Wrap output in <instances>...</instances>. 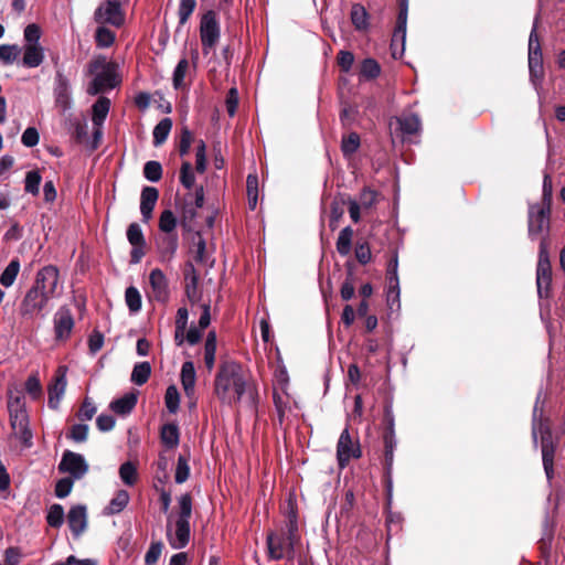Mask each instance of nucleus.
<instances>
[{
  "mask_svg": "<svg viewBox=\"0 0 565 565\" xmlns=\"http://www.w3.org/2000/svg\"><path fill=\"white\" fill-rule=\"evenodd\" d=\"M381 74V66L372 57L364 58L361 63L360 75L365 79H374Z\"/></svg>",
  "mask_w": 565,
  "mask_h": 565,
  "instance_id": "nucleus-45",
  "label": "nucleus"
},
{
  "mask_svg": "<svg viewBox=\"0 0 565 565\" xmlns=\"http://www.w3.org/2000/svg\"><path fill=\"white\" fill-rule=\"evenodd\" d=\"M399 130L404 136H411L419 131L420 119L416 114H407L401 116L398 119Z\"/></svg>",
  "mask_w": 565,
  "mask_h": 565,
  "instance_id": "nucleus-34",
  "label": "nucleus"
},
{
  "mask_svg": "<svg viewBox=\"0 0 565 565\" xmlns=\"http://www.w3.org/2000/svg\"><path fill=\"white\" fill-rule=\"evenodd\" d=\"M151 374V365L149 362H139L135 364L131 372V382L136 385H143L148 382Z\"/></svg>",
  "mask_w": 565,
  "mask_h": 565,
  "instance_id": "nucleus-39",
  "label": "nucleus"
},
{
  "mask_svg": "<svg viewBox=\"0 0 565 565\" xmlns=\"http://www.w3.org/2000/svg\"><path fill=\"white\" fill-rule=\"evenodd\" d=\"M149 282L152 289L153 298L161 303H164L169 299V286L168 280L163 271L159 268L151 270L149 275Z\"/></svg>",
  "mask_w": 565,
  "mask_h": 565,
  "instance_id": "nucleus-20",
  "label": "nucleus"
},
{
  "mask_svg": "<svg viewBox=\"0 0 565 565\" xmlns=\"http://www.w3.org/2000/svg\"><path fill=\"white\" fill-rule=\"evenodd\" d=\"M383 443H384V478L386 483V497L387 503L390 504L392 501V491H393V462H394V451L397 446V440L395 433H384L383 434Z\"/></svg>",
  "mask_w": 565,
  "mask_h": 565,
  "instance_id": "nucleus-13",
  "label": "nucleus"
},
{
  "mask_svg": "<svg viewBox=\"0 0 565 565\" xmlns=\"http://www.w3.org/2000/svg\"><path fill=\"white\" fill-rule=\"evenodd\" d=\"M127 239L130 245H146L143 232L138 223H131L127 228Z\"/></svg>",
  "mask_w": 565,
  "mask_h": 565,
  "instance_id": "nucleus-56",
  "label": "nucleus"
},
{
  "mask_svg": "<svg viewBox=\"0 0 565 565\" xmlns=\"http://www.w3.org/2000/svg\"><path fill=\"white\" fill-rule=\"evenodd\" d=\"M172 128V120L169 117L162 118L153 128L152 137H153V145L156 147L162 145Z\"/></svg>",
  "mask_w": 565,
  "mask_h": 565,
  "instance_id": "nucleus-36",
  "label": "nucleus"
},
{
  "mask_svg": "<svg viewBox=\"0 0 565 565\" xmlns=\"http://www.w3.org/2000/svg\"><path fill=\"white\" fill-rule=\"evenodd\" d=\"M67 365H61L54 376V382L49 386V406L53 409L58 407V404L65 393L67 385Z\"/></svg>",
  "mask_w": 565,
  "mask_h": 565,
  "instance_id": "nucleus-18",
  "label": "nucleus"
},
{
  "mask_svg": "<svg viewBox=\"0 0 565 565\" xmlns=\"http://www.w3.org/2000/svg\"><path fill=\"white\" fill-rule=\"evenodd\" d=\"M166 407L171 414H175L180 407V394L174 385L168 386L164 395Z\"/></svg>",
  "mask_w": 565,
  "mask_h": 565,
  "instance_id": "nucleus-50",
  "label": "nucleus"
},
{
  "mask_svg": "<svg viewBox=\"0 0 565 565\" xmlns=\"http://www.w3.org/2000/svg\"><path fill=\"white\" fill-rule=\"evenodd\" d=\"M407 13H408V0H399V11H398V15H397L396 25L394 29V40L397 38H401L402 52L405 51Z\"/></svg>",
  "mask_w": 565,
  "mask_h": 565,
  "instance_id": "nucleus-26",
  "label": "nucleus"
},
{
  "mask_svg": "<svg viewBox=\"0 0 565 565\" xmlns=\"http://www.w3.org/2000/svg\"><path fill=\"white\" fill-rule=\"evenodd\" d=\"M8 409L14 436L19 438L25 447H31L33 436L29 428V416L23 399L20 396H10Z\"/></svg>",
  "mask_w": 565,
  "mask_h": 565,
  "instance_id": "nucleus-5",
  "label": "nucleus"
},
{
  "mask_svg": "<svg viewBox=\"0 0 565 565\" xmlns=\"http://www.w3.org/2000/svg\"><path fill=\"white\" fill-rule=\"evenodd\" d=\"M92 124L94 126V145L98 139H103L104 124L110 110V99L105 96H99L92 105L90 109Z\"/></svg>",
  "mask_w": 565,
  "mask_h": 565,
  "instance_id": "nucleus-15",
  "label": "nucleus"
},
{
  "mask_svg": "<svg viewBox=\"0 0 565 565\" xmlns=\"http://www.w3.org/2000/svg\"><path fill=\"white\" fill-rule=\"evenodd\" d=\"M179 513L175 521L174 534H171L170 526L167 527V537L172 548H184L191 537L190 519L192 515V497L183 493L178 498Z\"/></svg>",
  "mask_w": 565,
  "mask_h": 565,
  "instance_id": "nucleus-4",
  "label": "nucleus"
},
{
  "mask_svg": "<svg viewBox=\"0 0 565 565\" xmlns=\"http://www.w3.org/2000/svg\"><path fill=\"white\" fill-rule=\"evenodd\" d=\"M159 198V191L153 186H145L140 195V213L145 223L152 217V212Z\"/></svg>",
  "mask_w": 565,
  "mask_h": 565,
  "instance_id": "nucleus-21",
  "label": "nucleus"
},
{
  "mask_svg": "<svg viewBox=\"0 0 565 565\" xmlns=\"http://www.w3.org/2000/svg\"><path fill=\"white\" fill-rule=\"evenodd\" d=\"M18 53L19 49L17 45H0V61H2L6 64H11L17 58Z\"/></svg>",
  "mask_w": 565,
  "mask_h": 565,
  "instance_id": "nucleus-63",
  "label": "nucleus"
},
{
  "mask_svg": "<svg viewBox=\"0 0 565 565\" xmlns=\"http://www.w3.org/2000/svg\"><path fill=\"white\" fill-rule=\"evenodd\" d=\"M221 38V26L215 11L209 10L200 21V39L202 53L207 56L214 51Z\"/></svg>",
  "mask_w": 565,
  "mask_h": 565,
  "instance_id": "nucleus-7",
  "label": "nucleus"
},
{
  "mask_svg": "<svg viewBox=\"0 0 565 565\" xmlns=\"http://www.w3.org/2000/svg\"><path fill=\"white\" fill-rule=\"evenodd\" d=\"M41 30L38 24H28L24 29L25 45H40Z\"/></svg>",
  "mask_w": 565,
  "mask_h": 565,
  "instance_id": "nucleus-59",
  "label": "nucleus"
},
{
  "mask_svg": "<svg viewBox=\"0 0 565 565\" xmlns=\"http://www.w3.org/2000/svg\"><path fill=\"white\" fill-rule=\"evenodd\" d=\"M73 138L89 152L97 150L102 142V139H98L96 146L94 145V129L89 135L88 121L85 117L82 120H73Z\"/></svg>",
  "mask_w": 565,
  "mask_h": 565,
  "instance_id": "nucleus-19",
  "label": "nucleus"
},
{
  "mask_svg": "<svg viewBox=\"0 0 565 565\" xmlns=\"http://www.w3.org/2000/svg\"><path fill=\"white\" fill-rule=\"evenodd\" d=\"M137 402L138 398L135 393H127L124 396L111 401L109 407L114 413L125 416L131 413Z\"/></svg>",
  "mask_w": 565,
  "mask_h": 565,
  "instance_id": "nucleus-25",
  "label": "nucleus"
},
{
  "mask_svg": "<svg viewBox=\"0 0 565 565\" xmlns=\"http://www.w3.org/2000/svg\"><path fill=\"white\" fill-rule=\"evenodd\" d=\"M94 38L98 47H109L115 42L116 34L102 24L97 26Z\"/></svg>",
  "mask_w": 565,
  "mask_h": 565,
  "instance_id": "nucleus-41",
  "label": "nucleus"
},
{
  "mask_svg": "<svg viewBox=\"0 0 565 565\" xmlns=\"http://www.w3.org/2000/svg\"><path fill=\"white\" fill-rule=\"evenodd\" d=\"M192 132L188 127H183L180 132L179 153L184 157L189 153L192 142Z\"/></svg>",
  "mask_w": 565,
  "mask_h": 565,
  "instance_id": "nucleus-62",
  "label": "nucleus"
},
{
  "mask_svg": "<svg viewBox=\"0 0 565 565\" xmlns=\"http://www.w3.org/2000/svg\"><path fill=\"white\" fill-rule=\"evenodd\" d=\"M20 270V263L18 259H12L0 275V284L3 287L13 285Z\"/></svg>",
  "mask_w": 565,
  "mask_h": 565,
  "instance_id": "nucleus-40",
  "label": "nucleus"
},
{
  "mask_svg": "<svg viewBox=\"0 0 565 565\" xmlns=\"http://www.w3.org/2000/svg\"><path fill=\"white\" fill-rule=\"evenodd\" d=\"M143 177L150 182H158L162 178V166L159 161L150 160L143 166Z\"/></svg>",
  "mask_w": 565,
  "mask_h": 565,
  "instance_id": "nucleus-49",
  "label": "nucleus"
},
{
  "mask_svg": "<svg viewBox=\"0 0 565 565\" xmlns=\"http://www.w3.org/2000/svg\"><path fill=\"white\" fill-rule=\"evenodd\" d=\"M84 74L85 76L93 77L86 86V93L90 96H96L106 90H111L120 82L117 77L114 65L107 62V58L104 55L94 56L86 65Z\"/></svg>",
  "mask_w": 565,
  "mask_h": 565,
  "instance_id": "nucleus-3",
  "label": "nucleus"
},
{
  "mask_svg": "<svg viewBox=\"0 0 565 565\" xmlns=\"http://www.w3.org/2000/svg\"><path fill=\"white\" fill-rule=\"evenodd\" d=\"M119 477L126 486H135L138 479L136 466L131 461L121 463L119 467Z\"/></svg>",
  "mask_w": 565,
  "mask_h": 565,
  "instance_id": "nucleus-42",
  "label": "nucleus"
},
{
  "mask_svg": "<svg viewBox=\"0 0 565 565\" xmlns=\"http://www.w3.org/2000/svg\"><path fill=\"white\" fill-rule=\"evenodd\" d=\"M216 344V333L215 331H210L204 343V363L210 371L215 365Z\"/></svg>",
  "mask_w": 565,
  "mask_h": 565,
  "instance_id": "nucleus-35",
  "label": "nucleus"
},
{
  "mask_svg": "<svg viewBox=\"0 0 565 565\" xmlns=\"http://www.w3.org/2000/svg\"><path fill=\"white\" fill-rule=\"evenodd\" d=\"M54 96L56 106L65 113L70 103L68 78L60 72L55 78Z\"/></svg>",
  "mask_w": 565,
  "mask_h": 565,
  "instance_id": "nucleus-23",
  "label": "nucleus"
},
{
  "mask_svg": "<svg viewBox=\"0 0 565 565\" xmlns=\"http://www.w3.org/2000/svg\"><path fill=\"white\" fill-rule=\"evenodd\" d=\"M180 182L186 190H191L194 186L195 175L189 161H184L181 166Z\"/></svg>",
  "mask_w": 565,
  "mask_h": 565,
  "instance_id": "nucleus-51",
  "label": "nucleus"
},
{
  "mask_svg": "<svg viewBox=\"0 0 565 565\" xmlns=\"http://www.w3.org/2000/svg\"><path fill=\"white\" fill-rule=\"evenodd\" d=\"M195 380L194 363L192 361L184 362L181 367V384L188 396L194 393Z\"/></svg>",
  "mask_w": 565,
  "mask_h": 565,
  "instance_id": "nucleus-30",
  "label": "nucleus"
},
{
  "mask_svg": "<svg viewBox=\"0 0 565 565\" xmlns=\"http://www.w3.org/2000/svg\"><path fill=\"white\" fill-rule=\"evenodd\" d=\"M189 61L186 57H182L173 70L172 85L174 89H180L184 85L185 74L189 70Z\"/></svg>",
  "mask_w": 565,
  "mask_h": 565,
  "instance_id": "nucleus-44",
  "label": "nucleus"
},
{
  "mask_svg": "<svg viewBox=\"0 0 565 565\" xmlns=\"http://www.w3.org/2000/svg\"><path fill=\"white\" fill-rule=\"evenodd\" d=\"M41 180L39 171H29L25 175V191L34 195L39 194Z\"/></svg>",
  "mask_w": 565,
  "mask_h": 565,
  "instance_id": "nucleus-57",
  "label": "nucleus"
},
{
  "mask_svg": "<svg viewBox=\"0 0 565 565\" xmlns=\"http://www.w3.org/2000/svg\"><path fill=\"white\" fill-rule=\"evenodd\" d=\"M360 143V136L356 132H351L343 137L341 141V151L343 156L349 158L354 154L358 151Z\"/></svg>",
  "mask_w": 565,
  "mask_h": 565,
  "instance_id": "nucleus-46",
  "label": "nucleus"
},
{
  "mask_svg": "<svg viewBox=\"0 0 565 565\" xmlns=\"http://www.w3.org/2000/svg\"><path fill=\"white\" fill-rule=\"evenodd\" d=\"M55 333L58 339L71 335V309L62 307L54 317Z\"/></svg>",
  "mask_w": 565,
  "mask_h": 565,
  "instance_id": "nucleus-24",
  "label": "nucleus"
},
{
  "mask_svg": "<svg viewBox=\"0 0 565 565\" xmlns=\"http://www.w3.org/2000/svg\"><path fill=\"white\" fill-rule=\"evenodd\" d=\"M190 477V466L189 458L184 455H179L175 472H174V481L178 484L184 483Z\"/></svg>",
  "mask_w": 565,
  "mask_h": 565,
  "instance_id": "nucleus-48",
  "label": "nucleus"
},
{
  "mask_svg": "<svg viewBox=\"0 0 565 565\" xmlns=\"http://www.w3.org/2000/svg\"><path fill=\"white\" fill-rule=\"evenodd\" d=\"M266 543L270 559L279 561L284 557L285 545L288 546L286 537H278L274 532H270L266 537Z\"/></svg>",
  "mask_w": 565,
  "mask_h": 565,
  "instance_id": "nucleus-31",
  "label": "nucleus"
},
{
  "mask_svg": "<svg viewBox=\"0 0 565 565\" xmlns=\"http://www.w3.org/2000/svg\"><path fill=\"white\" fill-rule=\"evenodd\" d=\"M214 393L222 404L228 406L239 403L245 394L254 399L242 365L235 361H224L220 364L214 380Z\"/></svg>",
  "mask_w": 565,
  "mask_h": 565,
  "instance_id": "nucleus-1",
  "label": "nucleus"
},
{
  "mask_svg": "<svg viewBox=\"0 0 565 565\" xmlns=\"http://www.w3.org/2000/svg\"><path fill=\"white\" fill-rule=\"evenodd\" d=\"M87 526L86 508L84 505H73V535H81Z\"/></svg>",
  "mask_w": 565,
  "mask_h": 565,
  "instance_id": "nucleus-38",
  "label": "nucleus"
},
{
  "mask_svg": "<svg viewBox=\"0 0 565 565\" xmlns=\"http://www.w3.org/2000/svg\"><path fill=\"white\" fill-rule=\"evenodd\" d=\"M362 449L359 439L353 440L349 428L345 427L337 443V461L340 469H344L351 459H360Z\"/></svg>",
  "mask_w": 565,
  "mask_h": 565,
  "instance_id": "nucleus-11",
  "label": "nucleus"
},
{
  "mask_svg": "<svg viewBox=\"0 0 565 565\" xmlns=\"http://www.w3.org/2000/svg\"><path fill=\"white\" fill-rule=\"evenodd\" d=\"M529 72L534 87L541 86L544 78L543 54L536 32V21L529 36Z\"/></svg>",
  "mask_w": 565,
  "mask_h": 565,
  "instance_id": "nucleus-8",
  "label": "nucleus"
},
{
  "mask_svg": "<svg viewBox=\"0 0 565 565\" xmlns=\"http://www.w3.org/2000/svg\"><path fill=\"white\" fill-rule=\"evenodd\" d=\"M551 226V207L534 203L529 205L527 212V235L535 241L540 235L541 239H546L548 245V235Z\"/></svg>",
  "mask_w": 565,
  "mask_h": 565,
  "instance_id": "nucleus-6",
  "label": "nucleus"
},
{
  "mask_svg": "<svg viewBox=\"0 0 565 565\" xmlns=\"http://www.w3.org/2000/svg\"><path fill=\"white\" fill-rule=\"evenodd\" d=\"M88 471V463L83 455L73 452V482L84 477Z\"/></svg>",
  "mask_w": 565,
  "mask_h": 565,
  "instance_id": "nucleus-53",
  "label": "nucleus"
},
{
  "mask_svg": "<svg viewBox=\"0 0 565 565\" xmlns=\"http://www.w3.org/2000/svg\"><path fill=\"white\" fill-rule=\"evenodd\" d=\"M376 200H377V192L370 188H364L360 192L358 203L363 209H370L376 203Z\"/></svg>",
  "mask_w": 565,
  "mask_h": 565,
  "instance_id": "nucleus-60",
  "label": "nucleus"
},
{
  "mask_svg": "<svg viewBox=\"0 0 565 565\" xmlns=\"http://www.w3.org/2000/svg\"><path fill=\"white\" fill-rule=\"evenodd\" d=\"M542 392H539L532 413V439L537 447V435H541L542 463L547 481L554 477V457L557 443L553 438L551 420L543 416V406H540Z\"/></svg>",
  "mask_w": 565,
  "mask_h": 565,
  "instance_id": "nucleus-2",
  "label": "nucleus"
},
{
  "mask_svg": "<svg viewBox=\"0 0 565 565\" xmlns=\"http://www.w3.org/2000/svg\"><path fill=\"white\" fill-rule=\"evenodd\" d=\"M353 230L351 226H345L339 233L337 239V250L341 256H348L352 248Z\"/></svg>",
  "mask_w": 565,
  "mask_h": 565,
  "instance_id": "nucleus-37",
  "label": "nucleus"
},
{
  "mask_svg": "<svg viewBox=\"0 0 565 565\" xmlns=\"http://www.w3.org/2000/svg\"><path fill=\"white\" fill-rule=\"evenodd\" d=\"M47 523L52 527H60L64 522V509L60 504L51 505L47 516Z\"/></svg>",
  "mask_w": 565,
  "mask_h": 565,
  "instance_id": "nucleus-55",
  "label": "nucleus"
},
{
  "mask_svg": "<svg viewBox=\"0 0 565 565\" xmlns=\"http://www.w3.org/2000/svg\"><path fill=\"white\" fill-rule=\"evenodd\" d=\"M96 406L89 397H86L83 402L77 416L81 420H89L96 413Z\"/></svg>",
  "mask_w": 565,
  "mask_h": 565,
  "instance_id": "nucleus-64",
  "label": "nucleus"
},
{
  "mask_svg": "<svg viewBox=\"0 0 565 565\" xmlns=\"http://www.w3.org/2000/svg\"><path fill=\"white\" fill-rule=\"evenodd\" d=\"M351 22L358 31H365L370 26V15L361 3H353L350 12Z\"/></svg>",
  "mask_w": 565,
  "mask_h": 565,
  "instance_id": "nucleus-29",
  "label": "nucleus"
},
{
  "mask_svg": "<svg viewBox=\"0 0 565 565\" xmlns=\"http://www.w3.org/2000/svg\"><path fill=\"white\" fill-rule=\"evenodd\" d=\"M552 284V267L546 239H541L536 267V287L540 298L547 297Z\"/></svg>",
  "mask_w": 565,
  "mask_h": 565,
  "instance_id": "nucleus-9",
  "label": "nucleus"
},
{
  "mask_svg": "<svg viewBox=\"0 0 565 565\" xmlns=\"http://www.w3.org/2000/svg\"><path fill=\"white\" fill-rule=\"evenodd\" d=\"M178 246V234H164L157 239L158 252L162 260H171L177 253Z\"/></svg>",
  "mask_w": 565,
  "mask_h": 565,
  "instance_id": "nucleus-22",
  "label": "nucleus"
},
{
  "mask_svg": "<svg viewBox=\"0 0 565 565\" xmlns=\"http://www.w3.org/2000/svg\"><path fill=\"white\" fill-rule=\"evenodd\" d=\"M125 301L131 313H137L141 309V295L135 286H129L125 291Z\"/></svg>",
  "mask_w": 565,
  "mask_h": 565,
  "instance_id": "nucleus-43",
  "label": "nucleus"
},
{
  "mask_svg": "<svg viewBox=\"0 0 565 565\" xmlns=\"http://www.w3.org/2000/svg\"><path fill=\"white\" fill-rule=\"evenodd\" d=\"M163 543L161 541L151 542L145 555L146 565H154L161 556Z\"/></svg>",
  "mask_w": 565,
  "mask_h": 565,
  "instance_id": "nucleus-58",
  "label": "nucleus"
},
{
  "mask_svg": "<svg viewBox=\"0 0 565 565\" xmlns=\"http://www.w3.org/2000/svg\"><path fill=\"white\" fill-rule=\"evenodd\" d=\"M94 18L99 24L108 23L116 28H120L125 22V15L118 0H106L96 9Z\"/></svg>",
  "mask_w": 565,
  "mask_h": 565,
  "instance_id": "nucleus-12",
  "label": "nucleus"
},
{
  "mask_svg": "<svg viewBox=\"0 0 565 565\" xmlns=\"http://www.w3.org/2000/svg\"><path fill=\"white\" fill-rule=\"evenodd\" d=\"M338 65L343 73H349L354 63V55L352 52L341 50L337 57Z\"/></svg>",
  "mask_w": 565,
  "mask_h": 565,
  "instance_id": "nucleus-61",
  "label": "nucleus"
},
{
  "mask_svg": "<svg viewBox=\"0 0 565 565\" xmlns=\"http://www.w3.org/2000/svg\"><path fill=\"white\" fill-rule=\"evenodd\" d=\"M35 286L49 298L60 295L62 288L58 281V270L53 266L42 268L36 276Z\"/></svg>",
  "mask_w": 565,
  "mask_h": 565,
  "instance_id": "nucleus-16",
  "label": "nucleus"
},
{
  "mask_svg": "<svg viewBox=\"0 0 565 565\" xmlns=\"http://www.w3.org/2000/svg\"><path fill=\"white\" fill-rule=\"evenodd\" d=\"M196 7V0H180L178 15L179 24L183 25L188 22Z\"/></svg>",
  "mask_w": 565,
  "mask_h": 565,
  "instance_id": "nucleus-52",
  "label": "nucleus"
},
{
  "mask_svg": "<svg viewBox=\"0 0 565 565\" xmlns=\"http://www.w3.org/2000/svg\"><path fill=\"white\" fill-rule=\"evenodd\" d=\"M130 500V495L127 490L120 489L116 492L115 497L109 501L108 505L104 508L103 513L105 515L119 514L125 510Z\"/></svg>",
  "mask_w": 565,
  "mask_h": 565,
  "instance_id": "nucleus-28",
  "label": "nucleus"
},
{
  "mask_svg": "<svg viewBox=\"0 0 565 565\" xmlns=\"http://www.w3.org/2000/svg\"><path fill=\"white\" fill-rule=\"evenodd\" d=\"M160 439L167 449L175 448L180 443V430L178 424H164L160 430Z\"/></svg>",
  "mask_w": 565,
  "mask_h": 565,
  "instance_id": "nucleus-27",
  "label": "nucleus"
},
{
  "mask_svg": "<svg viewBox=\"0 0 565 565\" xmlns=\"http://www.w3.org/2000/svg\"><path fill=\"white\" fill-rule=\"evenodd\" d=\"M286 541L288 547L292 551L298 541V515L292 508L287 513Z\"/></svg>",
  "mask_w": 565,
  "mask_h": 565,
  "instance_id": "nucleus-33",
  "label": "nucleus"
},
{
  "mask_svg": "<svg viewBox=\"0 0 565 565\" xmlns=\"http://www.w3.org/2000/svg\"><path fill=\"white\" fill-rule=\"evenodd\" d=\"M177 218L171 210H163L159 217V230L164 234H177Z\"/></svg>",
  "mask_w": 565,
  "mask_h": 565,
  "instance_id": "nucleus-47",
  "label": "nucleus"
},
{
  "mask_svg": "<svg viewBox=\"0 0 565 565\" xmlns=\"http://www.w3.org/2000/svg\"><path fill=\"white\" fill-rule=\"evenodd\" d=\"M44 52L41 45H25L22 63L25 67L34 68L42 64Z\"/></svg>",
  "mask_w": 565,
  "mask_h": 565,
  "instance_id": "nucleus-32",
  "label": "nucleus"
},
{
  "mask_svg": "<svg viewBox=\"0 0 565 565\" xmlns=\"http://www.w3.org/2000/svg\"><path fill=\"white\" fill-rule=\"evenodd\" d=\"M47 297L35 285L26 292L20 306L23 318L31 319L44 308Z\"/></svg>",
  "mask_w": 565,
  "mask_h": 565,
  "instance_id": "nucleus-14",
  "label": "nucleus"
},
{
  "mask_svg": "<svg viewBox=\"0 0 565 565\" xmlns=\"http://www.w3.org/2000/svg\"><path fill=\"white\" fill-rule=\"evenodd\" d=\"M204 203V188L202 185L196 186L194 192L189 190L182 199L177 200V211L184 224H191L198 216V210L203 206Z\"/></svg>",
  "mask_w": 565,
  "mask_h": 565,
  "instance_id": "nucleus-10",
  "label": "nucleus"
},
{
  "mask_svg": "<svg viewBox=\"0 0 565 565\" xmlns=\"http://www.w3.org/2000/svg\"><path fill=\"white\" fill-rule=\"evenodd\" d=\"M195 169L199 173L206 170V145L202 139L198 140L195 147Z\"/></svg>",
  "mask_w": 565,
  "mask_h": 565,
  "instance_id": "nucleus-54",
  "label": "nucleus"
},
{
  "mask_svg": "<svg viewBox=\"0 0 565 565\" xmlns=\"http://www.w3.org/2000/svg\"><path fill=\"white\" fill-rule=\"evenodd\" d=\"M398 268V255L397 253H394L393 257L388 262L387 265V281H388V289L386 292V301L391 309H393L394 305L397 306V308L401 307L399 296H401V289H399V279L397 274Z\"/></svg>",
  "mask_w": 565,
  "mask_h": 565,
  "instance_id": "nucleus-17",
  "label": "nucleus"
}]
</instances>
